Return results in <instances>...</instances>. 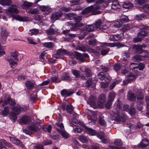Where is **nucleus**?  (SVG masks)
<instances>
[{"mask_svg": "<svg viewBox=\"0 0 149 149\" xmlns=\"http://www.w3.org/2000/svg\"><path fill=\"white\" fill-rule=\"evenodd\" d=\"M116 96L115 93L114 92H110L109 93L108 96L107 100L113 102Z\"/></svg>", "mask_w": 149, "mask_h": 149, "instance_id": "c9c22d12", "label": "nucleus"}, {"mask_svg": "<svg viewBox=\"0 0 149 149\" xmlns=\"http://www.w3.org/2000/svg\"><path fill=\"white\" fill-rule=\"evenodd\" d=\"M13 18L20 22H26L27 19L26 17H22L19 15H15L13 17Z\"/></svg>", "mask_w": 149, "mask_h": 149, "instance_id": "393cba45", "label": "nucleus"}, {"mask_svg": "<svg viewBox=\"0 0 149 149\" xmlns=\"http://www.w3.org/2000/svg\"><path fill=\"white\" fill-rule=\"evenodd\" d=\"M37 99H38L37 91H35L31 95L30 101L31 103H33L34 102L35 100Z\"/></svg>", "mask_w": 149, "mask_h": 149, "instance_id": "b1692460", "label": "nucleus"}, {"mask_svg": "<svg viewBox=\"0 0 149 149\" xmlns=\"http://www.w3.org/2000/svg\"><path fill=\"white\" fill-rule=\"evenodd\" d=\"M72 73L77 78L79 77L80 76V72L77 70L72 71Z\"/></svg>", "mask_w": 149, "mask_h": 149, "instance_id": "e2e57ef3", "label": "nucleus"}, {"mask_svg": "<svg viewBox=\"0 0 149 149\" xmlns=\"http://www.w3.org/2000/svg\"><path fill=\"white\" fill-rule=\"evenodd\" d=\"M133 65H136L137 64L134 63H132L130 64V68L133 71L135 70L136 69L139 68L140 70H143L145 68L144 65L142 63H140L137 65V66H132Z\"/></svg>", "mask_w": 149, "mask_h": 149, "instance_id": "9b49d317", "label": "nucleus"}, {"mask_svg": "<svg viewBox=\"0 0 149 149\" xmlns=\"http://www.w3.org/2000/svg\"><path fill=\"white\" fill-rule=\"evenodd\" d=\"M28 12L31 14H37L39 13V11L37 9H32L28 10Z\"/></svg>", "mask_w": 149, "mask_h": 149, "instance_id": "13d9d810", "label": "nucleus"}, {"mask_svg": "<svg viewBox=\"0 0 149 149\" xmlns=\"http://www.w3.org/2000/svg\"><path fill=\"white\" fill-rule=\"evenodd\" d=\"M57 131L60 133L62 136L64 138L67 139L69 136L68 134L64 130L59 128L57 129Z\"/></svg>", "mask_w": 149, "mask_h": 149, "instance_id": "f704fd0d", "label": "nucleus"}, {"mask_svg": "<svg viewBox=\"0 0 149 149\" xmlns=\"http://www.w3.org/2000/svg\"><path fill=\"white\" fill-rule=\"evenodd\" d=\"M142 54L141 55L142 57L146 58L148 57L149 56V52L146 51L143 52L141 53Z\"/></svg>", "mask_w": 149, "mask_h": 149, "instance_id": "338daca9", "label": "nucleus"}, {"mask_svg": "<svg viewBox=\"0 0 149 149\" xmlns=\"http://www.w3.org/2000/svg\"><path fill=\"white\" fill-rule=\"evenodd\" d=\"M147 32L143 30H141L140 31L137 33V36H146L148 35Z\"/></svg>", "mask_w": 149, "mask_h": 149, "instance_id": "09e8293b", "label": "nucleus"}, {"mask_svg": "<svg viewBox=\"0 0 149 149\" xmlns=\"http://www.w3.org/2000/svg\"><path fill=\"white\" fill-rule=\"evenodd\" d=\"M0 3L2 5H10L12 3L11 0H0Z\"/></svg>", "mask_w": 149, "mask_h": 149, "instance_id": "4c0bfd02", "label": "nucleus"}, {"mask_svg": "<svg viewBox=\"0 0 149 149\" xmlns=\"http://www.w3.org/2000/svg\"><path fill=\"white\" fill-rule=\"evenodd\" d=\"M10 140L14 143L16 144L22 148H23L25 147L23 145L22 143L16 138L11 137L10 138Z\"/></svg>", "mask_w": 149, "mask_h": 149, "instance_id": "4468645a", "label": "nucleus"}, {"mask_svg": "<svg viewBox=\"0 0 149 149\" xmlns=\"http://www.w3.org/2000/svg\"><path fill=\"white\" fill-rule=\"evenodd\" d=\"M83 31H87L88 32L93 31L94 30V27L93 25H87L86 26L85 28L82 29Z\"/></svg>", "mask_w": 149, "mask_h": 149, "instance_id": "c756f323", "label": "nucleus"}, {"mask_svg": "<svg viewBox=\"0 0 149 149\" xmlns=\"http://www.w3.org/2000/svg\"><path fill=\"white\" fill-rule=\"evenodd\" d=\"M73 54V53L72 52H68L63 49H60L57 50L56 53L54 54V57L57 58L63 59L64 55L72 56Z\"/></svg>", "mask_w": 149, "mask_h": 149, "instance_id": "7ed1b4c3", "label": "nucleus"}, {"mask_svg": "<svg viewBox=\"0 0 149 149\" xmlns=\"http://www.w3.org/2000/svg\"><path fill=\"white\" fill-rule=\"evenodd\" d=\"M12 110L13 112L17 115L19 114L20 113V106L17 105L13 107L12 108Z\"/></svg>", "mask_w": 149, "mask_h": 149, "instance_id": "2f4dec72", "label": "nucleus"}, {"mask_svg": "<svg viewBox=\"0 0 149 149\" xmlns=\"http://www.w3.org/2000/svg\"><path fill=\"white\" fill-rule=\"evenodd\" d=\"M146 47V45H134L132 48L135 50V52L138 54H140L143 52V48H145Z\"/></svg>", "mask_w": 149, "mask_h": 149, "instance_id": "6e6552de", "label": "nucleus"}, {"mask_svg": "<svg viewBox=\"0 0 149 149\" xmlns=\"http://www.w3.org/2000/svg\"><path fill=\"white\" fill-rule=\"evenodd\" d=\"M121 6L118 1H114L112 2L111 6V8L114 10H117L120 9Z\"/></svg>", "mask_w": 149, "mask_h": 149, "instance_id": "4be33fe9", "label": "nucleus"}, {"mask_svg": "<svg viewBox=\"0 0 149 149\" xmlns=\"http://www.w3.org/2000/svg\"><path fill=\"white\" fill-rule=\"evenodd\" d=\"M56 31V29L49 28L46 31V33L48 35H53Z\"/></svg>", "mask_w": 149, "mask_h": 149, "instance_id": "de8ad7c7", "label": "nucleus"}, {"mask_svg": "<svg viewBox=\"0 0 149 149\" xmlns=\"http://www.w3.org/2000/svg\"><path fill=\"white\" fill-rule=\"evenodd\" d=\"M96 98L95 96H91L88 98L87 101L88 103L91 105H94L95 104Z\"/></svg>", "mask_w": 149, "mask_h": 149, "instance_id": "bb28decb", "label": "nucleus"}, {"mask_svg": "<svg viewBox=\"0 0 149 149\" xmlns=\"http://www.w3.org/2000/svg\"><path fill=\"white\" fill-rule=\"evenodd\" d=\"M9 112V108L8 106L6 107L2 111V114L5 116L8 114Z\"/></svg>", "mask_w": 149, "mask_h": 149, "instance_id": "3c124183", "label": "nucleus"}, {"mask_svg": "<svg viewBox=\"0 0 149 149\" xmlns=\"http://www.w3.org/2000/svg\"><path fill=\"white\" fill-rule=\"evenodd\" d=\"M85 86L87 87H89L91 86V88H93L95 87V84L92 82L91 79H89L86 81Z\"/></svg>", "mask_w": 149, "mask_h": 149, "instance_id": "c85d7f7f", "label": "nucleus"}, {"mask_svg": "<svg viewBox=\"0 0 149 149\" xmlns=\"http://www.w3.org/2000/svg\"><path fill=\"white\" fill-rule=\"evenodd\" d=\"M39 8L43 14L48 15L52 11V9L49 6H40Z\"/></svg>", "mask_w": 149, "mask_h": 149, "instance_id": "39448f33", "label": "nucleus"}, {"mask_svg": "<svg viewBox=\"0 0 149 149\" xmlns=\"http://www.w3.org/2000/svg\"><path fill=\"white\" fill-rule=\"evenodd\" d=\"M122 22L119 20L116 21L114 23L113 26L115 27L119 28L122 25Z\"/></svg>", "mask_w": 149, "mask_h": 149, "instance_id": "603ef678", "label": "nucleus"}, {"mask_svg": "<svg viewBox=\"0 0 149 149\" xmlns=\"http://www.w3.org/2000/svg\"><path fill=\"white\" fill-rule=\"evenodd\" d=\"M33 149H44L43 146L39 144H36L33 147Z\"/></svg>", "mask_w": 149, "mask_h": 149, "instance_id": "69168bd1", "label": "nucleus"}, {"mask_svg": "<svg viewBox=\"0 0 149 149\" xmlns=\"http://www.w3.org/2000/svg\"><path fill=\"white\" fill-rule=\"evenodd\" d=\"M122 65L120 64H116L113 67V69L116 71L120 70L121 68Z\"/></svg>", "mask_w": 149, "mask_h": 149, "instance_id": "680f3d73", "label": "nucleus"}, {"mask_svg": "<svg viewBox=\"0 0 149 149\" xmlns=\"http://www.w3.org/2000/svg\"><path fill=\"white\" fill-rule=\"evenodd\" d=\"M133 28L132 24H127L124 25L123 28L120 29L121 32L123 33L126 31L129 30Z\"/></svg>", "mask_w": 149, "mask_h": 149, "instance_id": "412c9836", "label": "nucleus"}, {"mask_svg": "<svg viewBox=\"0 0 149 149\" xmlns=\"http://www.w3.org/2000/svg\"><path fill=\"white\" fill-rule=\"evenodd\" d=\"M78 139L80 141L83 143H87L88 141L86 137L83 135L80 136L78 137Z\"/></svg>", "mask_w": 149, "mask_h": 149, "instance_id": "a18cd8bd", "label": "nucleus"}, {"mask_svg": "<svg viewBox=\"0 0 149 149\" xmlns=\"http://www.w3.org/2000/svg\"><path fill=\"white\" fill-rule=\"evenodd\" d=\"M142 9L146 13L149 12V4H146L144 5L142 8Z\"/></svg>", "mask_w": 149, "mask_h": 149, "instance_id": "0e129e2a", "label": "nucleus"}, {"mask_svg": "<svg viewBox=\"0 0 149 149\" xmlns=\"http://www.w3.org/2000/svg\"><path fill=\"white\" fill-rule=\"evenodd\" d=\"M136 78V76L133 74L130 73L127 75V80L128 81L131 82Z\"/></svg>", "mask_w": 149, "mask_h": 149, "instance_id": "58836bf2", "label": "nucleus"}, {"mask_svg": "<svg viewBox=\"0 0 149 149\" xmlns=\"http://www.w3.org/2000/svg\"><path fill=\"white\" fill-rule=\"evenodd\" d=\"M123 110L128 112L132 116L135 114V109L134 108H130L129 106L127 104H125L123 106Z\"/></svg>", "mask_w": 149, "mask_h": 149, "instance_id": "0eeeda50", "label": "nucleus"}, {"mask_svg": "<svg viewBox=\"0 0 149 149\" xmlns=\"http://www.w3.org/2000/svg\"><path fill=\"white\" fill-rule=\"evenodd\" d=\"M61 80L58 79V77H54L51 78V83H58L60 82Z\"/></svg>", "mask_w": 149, "mask_h": 149, "instance_id": "4d7b16f0", "label": "nucleus"}, {"mask_svg": "<svg viewBox=\"0 0 149 149\" xmlns=\"http://www.w3.org/2000/svg\"><path fill=\"white\" fill-rule=\"evenodd\" d=\"M149 144L148 140L144 139L142 140L141 143L138 144V146L141 148H143L147 146Z\"/></svg>", "mask_w": 149, "mask_h": 149, "instance_id": "dca6fc26", "label": "nucleus"}, {"mask_svg": "<svg viewBox=\"0 0 149 149\" xmlns=\"http://www.w3.org/2000/svg\"><path fill=\"white\" fill-rule=\"evenodd\" d=\"M16 114L13 113H10L9 114L10 119L13 122H14L17 119V116Z\"/></svg>", "mask_w": 149, "mask_h": 149, "instance_id": "a19ab883", "label": "nucleus"}, {"mask_svg": "<svg viewBox=\"0 0 149 149\" xmlns=\"http://www.w3.org/2000/svg\"><path fill=\"white\" fill-rule=\"evenodd\" d=\"M6 143V140L3 139H0V149H7L6 147L4 146Z\"/></svg>", "mask_w": 149, "mask_h": 149, "instance_id": "49530a36", "label": "nucleus"}, {"mask_svg": "<svg viewBox=\"0 0 149 149\" xmlns=\"http://www.w3.org/2000/svg\"><path fill=\"white\" fill-rule=\"evenodd\" d=\"M42 45L44 47L48 48H52L54 46V44L52 42H46L43 43Z\"/></svg>", "mask_w": 149, "mask_h": 149, "instance_id": "473e14b6", "label": "nucleus"}, {"mask_svg": "<svg viewBox=\"0 0 149 149\" xmlns=\"http://www.w3.org/2000/svg\"><path fill=\"white\" fill-rule=\"evenodd\" d=\"M121 38V36L120 34L112 35L109 38V39L113 41L119 40Z\"/></svg>", "mask_w": 149, "mask_h": 149, "instance_id": "a878e982", "label": "nucleus"}, {"mask_svg": "<svg viewBox=\"0 0 149 149\" xmlns=\"http://www.w3.org/2000/svg\"><path fill=\"white\" fill-rule=\"evenodd\" d=\"M111 78L108 75L103 74V88L107 87L109 84Z\"/></svg>", "mask_w": 149, "mask_h": 149, "instance_id": "f8f14e48", "label": "nucleus"}, {"mask_svg": "<svg viewBox=\"0 0 149 149\" xmlns=\"http://www.w3.org/2000/svg\"><path fill=\"white\" fill-rule=\"evenodd\" d=\"M97 106L98 108H102V94H101L99 96L97 102Z\"/></svg>", "mask_w": 149, "mask_h": 149, "instance_id": "cd10ccee", "label": "nucleus"}, {"mask_svg": "<svg viewBox=\"0 0 149 149\" xmlns=\"http://www.w3.org/2000/svg\"><path fill=\"white\" fill-rule=\"evenodd\" d=\"M19 54L18 53V52L16 51L12 52L11 53V56L14 58V59H15L17 61L19 60L17 58V57L19 56Z\"/></svg>", "mask_w": 149, "mask_h": 149, "instance_id": "5fc2aeb1", "label": "nucleus"}, {"mask_svg": "<svg viewBox=\"0 0 149 149\" xmlns=\"http://www.w3.org/2000/svg\"><path fill=\"white\" fill-rule=\"evenodd\" d=\"M84 24L81 22H76L73 24L71 28V30L73 31H77L78 29H79L80 27L84 26Z\"/></svg>", "mask_w": 149, "mask_h": 149, "instance_id": "ddd939ff", "label": "nucleus"}, {"mask_svg": "<svg viewBox=\"0 0 149 149\" xmlns=\"http://www.w3.org/2000/svg\"><path fill=\"white\" fill-rule=\"evenodd\" d=\"M73 54L75 58L79 62L83 63L85 62V58L83 57L82 54L79 53L76 51H74Z\"/></svg>", "mask_w": 149, "mask_h": 149, "instance_id": "1a4fd4ad", "label": "nucleus"}, {"mask_svg": "<svg viewBox=\"0 0 149 149\" xmlns=\"http://www.w3.org/2000/svg\"><path fill=\"white\" fill-rule=\"evenodd\" d=\"M66 111L68 113L72 114L73 111V107L72 105L71 104L67 105L66 106Z\"/></svg>", "mask_w": 149, "mask_h": 149, "instance_id": "37998d69", "label": "nucleus"}, {"mask_svg": "<svg viewBox=\"0 0 149 149\" xmlns=\"http://www.w3.org/2000/svg\"><path fill=\"white\" fill-rule=\"evenodd\" d=\"M85 75L86 77H91L92 76L93 73L91 70L89 68H86L84 72Z\"/></svg>", "mask_w": 149, "mask_h": 149, "instance_id": "e433bc0d", "label": "nucleus"}, {"mask_svg": "<svg viewBox=\"0 0 149 149\" xmlns=\"http://www.w3.org/2000/svg\"><path fill=\"white\" fill-rule=\"evenodd\" d=\"M74 93L72 91H68L66 89H63L61 91V93L63 96L68 97L70 96Z\"/></svg>", "mask_w": 149, "mask_h": 149, "instance_id": "6ab92c4d", "label": "nucleus"}, {"mask_svg": "<svg viewBox=\"0 0 149 149\" xmlns=\"http://www.w3.org/2000/svg\"><path fill=\"white\" fill-rule=\"evenodd\" d=\"M17 8V6L15 5H12L9 7L8 11L11 13H17L19 12Z\"/></svg>", "mask_w": 149, "mask_h": 149, "instance_id": "aec40b11", "label": "nucleus"}, {"mask_svg": "<svg viewBox=\"0 0 149 149\" xmlns=\"http://www.w3.org/2000/svg\"><path fill=\"white\" fill-rule=\"evenodd\" d=\"M30 120V118L29 116L25 115L22 117L19 120V122L21 125L26 124L29 123Z\"/></svg>", "mask_w": 149, "mask_h": 149, "instance_id": "9d476101", "label": "nucleus"}, {"mask_svg": "<svg viewBox=\"0 0 149 149\" xmlns=\"http://www.w3.org/2000/svg\"><path fill=\"white\" fill-rule=\"evenodd\" d=\"M127 99L131 101H135L136 99V96L134 93L132 91H129L127 93Z\"/></svg>", "mask_w": 149, "mask_h": 149, "instance_id": "2eb2a0df", "label": "nucleus"}, {"mask_svg": "<svg viewBox=\"0 0 149 149\" xmlns=\"http://www.w3.org/2000/svg\"><path fill=\"white\" fill-rule=\"evenodd\" d=\"M63 15V14L61 11L54 12L52 13L50 16V19L52 21L55 22L59 20Z\"/></svg>", "mask_w": 149, "mask_h": 149, "instance_id": "20e7f679", "label": "nucleus"}, {"mask_svg": "<svg viewBox=\"0 0 149 149\" xmlns=\"http://www.w3.org/2000/svg\"><path fill=\"white\" fill-rule=\"evenodd\" d=\"M102 3V0H97L95 2V3L94 5L88 7L83 10L81 12V15L87 14L91 12L92 15H95L100 13V11L97 10L100 8V4Z\"/></svg>", "mask_w": 149, "mask_h": 149, "instance_id": "f257e3e1", "label": "nucleus"}, {"mask_svg": "<svg viewBox=\"0 0 149 149\" xmlns=\"http://www.w3.org/2000/svg\"><path fill=\"white\" fill-rule=\"evenodd\" d=\"M71 9V8L70 7L67 8L65 7H62L60 9L59 11L68 12L70 11Z\"/></svg>", "mask_w": 149, "mask_h": 149, "instance_id": "bf43d9fd", "label": "nucleus"}, {"mask_svg": "<svg viewBox=\"0 0 149 149\" xmlns=\"http://www.w3.org/2000/svg\"><path fill=\"white\" fill-rule=\"evenodd\" d=\"M40 127L39 124L36 123L31 124L25 128L24 132L26 134L30 135L33 132H35L39 130Z\"/></svg>", "mask_w": 149, "mask_h": 149, "instance_id": "f03ea898", "label": "nucleus"}, {"mask_svg": "<svg viewBox=\"0 0 149 149\" xmlns=\"http://www.w3.org/2000/svg\"><path fill=\"white\" fill-rule=\"evenodd\" d=\"M8 103L10 104L11 106H14L15 104L14 101L10 97H8L4 100L3 103L2 104L3 106L7 105Z\"/></svg>", "mask_w": 149, "mask_h": 149, "instance_id": "f3484780", "label": "nucleus"}, {"mask_svg": "<svg viewBox=\"0 0 149 149\" xmlns=\"http://www.w3.org/2000/svg\"><path fill=\"white\" fill-rule=\"evenodd\" d=\"M133 6L132 3L129 2H124L123 5V7L126 9L130 8Z\"/></svg>", "mask_w": 149, "mask_h": 149, "instance_id": "79ce46f5", "label": "nucleus"}, {"mask_svg": "<svg viewBox=\"0 0 149 149\" xmlns=\"http://www.w3.org/2000/svg\"><path fill=\"white\" fill-rule=\"evenodd\" d=\"M8 33L5 29H2L1 33V35L3 39L5 40L8 35Z\"/></svg>", "mask_w": 149, "mask_h": 149, "instance_id": "72a5a7b5", "label": "nucleus"}, {"mask_svg": "<svg viewBox=\"0 0 149 149\" xmlns=\"http://www.w3.org/2000/svg\"><path fill=\"white\" fill-rule=\"evenodd\" d=\"M97 41L95 39L90 40L88 41V44L90 45H94L97 44Z\"/></svg>", "mask_w": 149, "mask_h": 149, "instance_id": "774afa93", "label": "nucleus"}, {"mask_svg": "<svg viewBox=\"0 0 149 149\" xmlns=\"http://www.w3.org/2000/svg\"><path fill=\"white\" fill-rule=\"evenodd\" d=\"M66 17V18L69 19V20H72L74 19L75 16H76V14L71 13L67 14L65 15Z\"/></svg>", "mask_w": 149, "mask_h": 149, "instance_id": "c03bdc74", "label": "nucleus"}, {"mask_svg": "<svg viewBox=\"0 0 149 149\" xmlns=\"http://www.w3.org/2000/svg\"><path fill=\"white\" fill-rule=\"evenodd\" d=\"M112 102L107 100V101L105 105V107L107 109H110L112 105Z\"/></svg>", "mask_w": 149, "mask_h": 149, "instance_id": "052dcab7", "label": "nucleus"}, {"mask_svg": "<svg viewBox=\"0 0 149 149\" xmlns=\"http://www.w3.org/2000/svg\"><path fill=\"white\" fill-rule=\"evenodd\" d=\"M25 85L26 87L29 90L32 89L34 86L33 83L29 81H26Z\"/></svg>", "mask_w": 149, "mask_h": 149, "instance_id": "7c9ffc66", "label": "nucleus"}, {"mask_svg": "<svg viewBox=\"0 0 149 149\" xmlns=\"http://www.w3.org/2000/svg\"><path fill=\"white\" fill-rule=\"evenodd\" d=\"M136 96L137 97V103L142 102L143 100L144 96L142 93L140 89H137L136 92Z\"/></svg>", "mask_w": 149, "mask_h": 149, "instance_id": "423d86ee", "label": "nucleus"}, {"mask_svg": "<svg viewBox=\"0 0 149 149\" xmlns=\"http://www.w3.org/2000/svg\"><path fill=\"white\" fill-rule=\"evenodd\" d=\"M61 78L62 80L64 81H70L71 80V78L68 72H65L61 76Z\"/></svg>", "mask_w": 149, "mask_h": 149, "instance_id": "a211bd4d", "label": "nucleus"}, {"mask_svg": "<svg viewBox=\"0 0 149 149\" xmlns=\"http://www.w3.org/2000/svg\"><path fill=\"white\" fill-rule=\"evenodd\" d=\"M114 107L116 108L117 110V111H118V110H119L121 107V104L120 102L119 101H117L114 104Z\"/></svg>", "mask_w": 149, "mask_h": 149, "instance_id": "864d4df0", "label": "nucleus"}, {"mask_svg": "<svg viewBox=\"0 0 149 149\" xmlns=\"http://www.w3.org/2000/svg\"><path fill=\"white\" fill-rule=\"evenodd\" d=\"M120 20L122 22V24L124 22H128L130 21L128 17L124 15H122L121 16Z\"/></svg>", "mask_w": 149, "mask_h": 149, "instance_id": "ea45409f", "label": "nucleus"}, {"mask_svg": "<svg viewBox=\"0 0 149 149\" xmlns=\"http://www.w3.org/2000/svg\"><path fill=\"white\" fill-rule=\"evenodd\" d=\"M75 49L77 50H80L83 52H85L86 50V48L82 45L77 46L76 47Z\"/></svg>", "mask_w": 149, "mask_h": 149, "instance_id": "6e6d98bb", "label": "nucleus"}, {"mask_svg": "<svg viewBox=\"0 0 149 149\" xmlns=\"http://www.w3.org/2000/svg\"><path fill=\"white\" fill-rule=\"evenodd\" d=\"M85 129L86 132L90 135H95L97 134L96 131L91 128L85 127Z\"/></svg>", "mask_w": 149, "mask_h": 149, "instance_id": "5701e85b", "label": "nucleus"}, {"mask_svg": "<svg viewBox=\"0 0 149 149\" xmlns=\"http://www.w3.org/2000/svg\"><path fill=\"white\" fill-rule=\"evenodd\" d=\"M102 22L101 20L100 19L98 20L97 21H96L94 24V25L95 26L96 29H97L100 28Z\"/></svg>", "mask_w": 149, "mask_h": 149, "instance_id": "8fccbe9b", "label": "nucleus"}]
</instances>
